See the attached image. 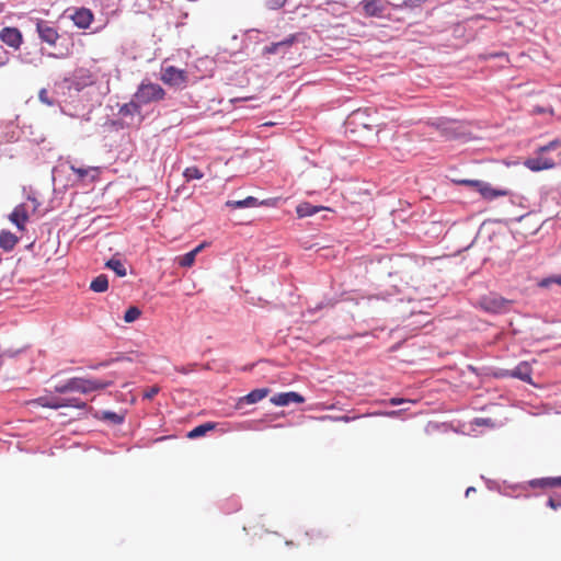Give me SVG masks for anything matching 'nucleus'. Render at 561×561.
I'll return each instance as SVG.
<instances>
[{
  "label": "nucleus",
  "mask_w": 561,
  "mask_h": 561,
  "mask_svg": "<svg viewBox=\"0 0 561 561\" xmlns=\"http://www.w3.org/2000/svg\"><path fill=\"white\" fill-rule=\"evenodd\" d=\"M427 0H404V4L408 5V7H419L421 4H423L424 2H426Z\"/></svg>",
  "instance_id": "38"
},
{
  "label": "nucleus",
  "mask_w": 561,
  "mask_h": 561,
  "mask_svg": "<svg viewBox=\"0 0 561 561\" xmlns=\"http://www.w3.org/2000/svg\"><path fill=\"white\" fill-rule=\"evenodd\" d=\"M531 484H533V486H540V488H560L561 486V477L542 478V479L534 481Z\"/></svg>",
  "instance_id": "25"
},
{
  "label": "nucleus",
  "mask_w": 561,
  "mask_h": 561,
  "mask_svg": "<svg viewBox=\"0 0 561 561\" xmlns=\"http://www.w3.org/2000/svg\"><path fill=\"white\" fill-rule=\"evenodd\" d=\"M561 146V141L553 140L546 146H541L537 150L535 158H527L524 161V165L533 172H540L543 170H550L557 167L561 162V154L558 153L556 157L550 153Z\"/></svg>",
  "instance_id": "1"
},
{
  "label": "nucleus",
  "mask_w": 561,
  "mask_h": 561,
  "mask_svg": "<svg viewBox=\"0 0 561 561\" xmlns=\"http://www.w3.org/2000/svg\"><path fill=\"white\" fill-rule=\"evenodd\" d=\"M159 392L157 386H151L145 391V399L151 400Z\"/></svg>",
  "instance_id": "37"
},
{
  "label": "nucleus",
  "mask_w": 561,
  "mask_h": 561,
  "mask_svg": "<svg viewBox=\"0 0 561 561\" xmlns=\"http://www.w3.org/2000/svg\"><path fill=\"white\" fill-rule=\"evenodd\" d=\"M188 1H197V0H188Z\"/></svg>",
  "instance_id": "49"
},
{
  "label": "nucleus",
  "mask_w": 561,
  "mask_h": 561,
  "mask_svg": "<svg viewBox=\"0 0 561 561\" xmlns=\"http://www.w3.org/2000/svg\"><path fill=\"white\" fill-rule=\"evenodd\" d=\"M511 376L518 378L527 383H533V368L527 362L519 363L515 369L511 370Z\"/></svg>",
  "instance_id": "16"
},
{
  "label": "nucleus",
  "mask_w": 561,
  "mask_h": 561,
  "mask_svg": "<svg viewBox=\"0 0 561 561\" xmlns=\"http://www.w3.org/2000/svg\"><path fill=\"white\" fill-rule=\"evenodd\" d=\"M473 488H467L466 494L472 493Z\"/></svg>",
  "instance_id": "47"
},
{
  "label": "nucleus",
  "mask_w": 561,
  "mask_h": 561,
  "mask_svg": "<svg viewBox=\"0 0 561 561\" xmlns=\"http://www.w3.org/2000/svg\"><path fill=\"white\" fill-rule=\"evenodd\" d=\"M480 196L482 199L485 201H494L500 197H505L511 194L510 190L507 188H495L489 183L484 182L478 190Z\"/></svg>",
  "instance_id": "10"
},
{
  "label": "nucleus",
  "mask_w": 561,
  "mask_h": 561,
  "mask_svg": "<svg viewBox=\"0 0 561 561\" xmlns=\"http://www.w3.org/2000/svg\"><path fill=\"white\" fill-rule=\"evenodd\" d=\"M10 220L16 226L18 229L24 230L25 224L28 220V213L24 204H19L10 215Z\"/></svg>",
  "instance_id": "15"
},
{
  "label": "nucleus",
  "mask_w": 561,
  "mask_h": 561,
  "mask_svg": "<svg viewBox=\"0 0 561 561\" xmlns=\"http://www.w3.org/2000/svg\"><path fill=\"white\" fill-rule=\"evenodd\" d=\"M205 243H199L194 250H191L183 256H179V264L182 267H191L194 265L197 254L204 249Z\"/></svg>",
  "instance_id": "18"
},
{
  "label": "nucleus",
  "mask_w": 561,
  "mask_h": 561,
  "mask_svg": "<svg viewBox=\"0 0 561 561\" xmlns=\"http://www.w3.org/2000/svg\"><path fill=\"white\" fill-rule=\"evenodd\" d=\"M104 416H105L106 419H111L114 423H121V422H122V420H123V419H122V416H119V415H117V414H115V413H110V412H106V413L104 414Z\"/></svg>",
  "instance_id": "39"
},
{
  "label": "nucleus",
  "mask_w": 561,
  "mask_h": 561,
  "mask_svg": "<svg viewBox=\"0 0 561 561\" xmlns=\"http://www.w3.org/2000/svg\"><path fill=\"white\" fill-rule=\"evenodd\" d=\"M386 415H388V416H396V415H399V412L398 411H392V412L386 413Z\"/></svg>",
  "instance_id": "45"
},
{
  "label": "nucleus",
  "mask_w": 561,
  "mask_h": 561,
  "mask_svg": "<svg viewBox=\"0 0 561 561\" xmlns=\"http://www.w3.org/2000/svg\"><path fill=\"white\" fill-rule=\"evenodd\" d=\"M264 202L262 201H259L257 198L255 197H252V196H249L244 199H239V201H227L226 202V206L229 207L230 209H239V208H247V207H257L260 205H263Z\"/></svg>",
  "instance_id": "17"
},
{
  "label": "nucleus",
  "mask_w": 561,
  "mask_h": 561,
  "mask_svg": "<svg viewBox=\"0 0 561 561\" xmlns=\"http://www.w3.org/2000/svg\"><path fill=\"white\" fill-rule=\"evenodd\" d=\"M548 505L552 508V510H557L559 506H561V503L560 502H557L556 500L553 499H549L548 500Z\"/></svg>",
  "instance_id": "41"
},
{
  "label": "nucleus",
  "mask_w": 561,
  "mask_h": 561,
  "mask_svg": "<svg viewBox=\"0 0 561 561\" xmlns=\"http://www.w3.org/2000/svg\"><path fill=\"white\" fill-rule=\"evenodd\" d=\"M307 536H311V538H321L322 537V534L320 530H317V529H312L310 533L307 531L306 533Z\"/></svg>",
  "instance_id": "40"
},
{
  "label": "nucleus",
  "mask_w": 561,
  "mask_h": 561,
  "mask_svg": "<svg viewBox=\"0 0 561 561\" xmlns=\"http://www.w3.org/2000/svg\"><path fill=\"white\" fill-rule=\"evenodd\" d=\"M90 288L95 293L106 291V289L108 288L107 276L105 274L99 275L91 282Z\"/></svg>",
  "instance_id": "24"
},
{
  "label": "nucleus",
  "mask_w": 561,
  "mask_h": 561,
  "mask_svg": "<svg viewBox=\"0 0 561 561\" xmlns=\"http://www.w3.org/2000/svg\"><path fill=\"white\" fill-rule=\"evenodd\" d=\"M34 402L41 407L56 409V410L61 408V404H62L61 399H57V398L49 399L47 397H42L39 399H35Z\"/></svg>",
  "instance_id": "26"
},
{
  "label": "nucleus",
  "mask_w": 561,
  "mask_h": 561,
  "mask_svg": "<svg viewBox=\"0 0 561 561\" xmlns=\"http://www.w3.org/2000/svg\"><path fill=\"white\" fill-rule=\"evenodd\" d=\"M106 268L113 271L117 276L124 277L126 275V267L122 260L112 256L107 262L105 263Z\"/></svg>",
  "instance_id": "20"
},
{
  "label": "nucleus",
  "mask_w": 561,
  "mask_h": 561,
  "mask_svg": "<svg viewBox=\"0 0 561 561\" xmlns=\"http://www.w3.org/2000/svg\"><path fill=\"white\" fill-rule=\"evenodd\" d=\"M0 41L10 47L18 49L23 44V34L19 28L4 27L0 31Z\"/></svg>",
  "instance_id": "6"
},
{
  "label": "nucleus",
  "mask_w": 561,
  "mask_h": 561,
  "mask_svg": "<svg viewBox=\"0 0 561 561\" xmlns=\"http://www.w3.org/2000/svg\"><path fill=\"white\" fill-rule=\"evenodd\" d=\"M70 169H71V171H72L73 173H76V174H77V176H78L79 179H84V178L88 175V173L90 172V169H85V168H77V167H76V165H73V164L70 167Z\"/></svg>",
  "instance_id": "35"
},
{
  "label": "nucleus",
  "mask_w": 561,
  "mask_h": 561,
  "mask_svg": "<svg viewBox=\"0 0 561 561\" xmlns=\"http://www.w3.org/2000/svg\"><path fill=\"white\" fill-rule=\"evenodd\" d=\"M61 408L64 407H72L77 409H84L87 407V403L84 401H81L79 399H61Z\"/></svg>",
  "instance_id": "31"
},
{
  "label": "nucleus",
  "mask_w": 561,
  "mask_h": 561,
  "mask_svg": "<svg viewBox=\"0 0 561 561\" xmlns=\"http://www.w3.org/2000/svg\"><path fill=\"white\" fill-rule=\"evenodd\" d=\"M18 243V238L10 231H2L0 233V248L4 251H10Z\"/></svg>",
  "instance_id": "19"
},
{
  "label": "nucleus",
  "mask_w": 561,
  "mask_h": 561,
  "mask_svg": "<svg viewBox=\"0 0 561 561\" xmlns=\"http://www.w3.org/2000/svg\"><path fill=\"white\" fill-rule=\"evenodd\" d=\"M402 402H404V399H398V398L389 399V404H392V405H398Z\"/></svg>",
  "instance_id": "43"
},
{
  "label": "nucleus",
  "mask_w": 561,
  "mask_h": 561,
  "mask_svg": "<svg viewBox=\"0 0 561 561\" xmlns=\"http://www.w3.org/2000/svg\"><path fill=\"white\" fill-rule=\"evenodd\" d=\"M165 96V91L161 85L151 82H142L134 98L140 105L149 104L151 102H160Z\"/></svg>",
  "instance_id": "3"
},
{
  "label": "nucleus",
  "mask_w": 561,
  "mask_h": 561,
  "mask_svg": "<svg viewBox=\"0 0 561 561\" xmlns=\"http://www.w3.org/2000/svg\"><path fill=\"white\" fill-rule=\"evenodd\" d=\"M348 124L354 127H363L365 129H370L373 126V119L369 115V108H358L350 115Z\"/></svg>",
  "instance_id": "7"
},
{
  "label": "nucleus",
  "mask_w": 561,
  "mask_h": 561,
  "mask_svg": "<svg viewBox=\"0 0 561 561\" xmlns=\"http://www.w3.org/2000/svg\"><path fill=\"white\" fill-rule=\"evenodd\" d=\"M251 100V96H245V95H242V98H236V99H232L230 102H245V101H249Z\"/></svg>",
  "instance_id": "42"
},
{
  "label": "nucleus",
  "mask_w": 561,
  "mask_h": 561,
  "mask_svg": "<svg viewBox=\"0 0 561 561\" xmlns=\"http://www.w3.org/2000/svg\"><path fill=\"white\" fill-rule=\"evenodd\" d=\"M94 82L95 75L87 68H78L73 72V84L78 90L91 87Z\"/></svg>",
  "instance_id": "8"
},
{
  "label": "nucleus",
  "mask_w": 561,
  "mask_h": 561,
  "mask_svg": "<svg viewBox=\"0 0 561 561\" xmlns=\"http://www.w3.org/2000/svg\"><path fill=\"white\" fill-rule=\"evenodd\" d=\"M321 209V207L313 206L308 202L298 204L296 207V214L299 217H306V216H312L316 213H318Z\"/></svg>",
  "instance_id": "22"
},
{
  "label": "nucleus",
  "mask_w": 561,
  "mask_h": 561,
  "mask_svg": "<svg viewBox=\"0 0 561 561\" xmlns=\"http://www.w3.org/2000/svg\"><path fill=\"white\" fill-rule=\"evenodd\" d=\"M37 31L41 39L47 45H55L59 39V34L57 28L48 25L45 21H38Z\"/></svg>",
  "instance_id": "9"
},
{
  "label": "nucleus",
  "mask_w": 561,
  "mask_h": 561,
  "mask_svg": "<svg viewBox=\"0 0 561 561\" xmlns=\"http://www.w3.org/2000/svg\"><path fill=\"white\" fill-rule=\"evenodd\" d=\"M216 427V424L213 422H206L187 433V438L195 439L206 434V432L214 431Z\"/></svg>",
  "instance_id": "21"
},
{
  "label": "nucleus",
  "mask_w": 561,
  "mask_h": 561,
  "mask_svg": "<svg viewBox=\"0 0 561 561\" xmlns=\"http://www.w3.org/2000/svg\"><path fill=\"white\" fill-rule=\"evenodd\" d=\"M38 98H39V101L43 102L46 105H53L54 104V101L48 98V91L45 88L41 89Z\"/></svg>",
  "instance_id": "34"
},
{
  "label": "nucleus",
  "mask_w": 561,
  "mask_h": 561,
  "mask_svg": "<svg viewBox=\"0 0 561 561\" xmlns=\"http://www.w3.org/2000/svg\"><path fill=\"white\" fill-rule=\"evenodd\" d=\"M473 488H467L466 494L472 493Z\"/></svg>",
  "instance_id": "48"
},
{
  "label": "nucleus",
  "mask_w": 561,
  "mask_h": 561,
  "mask_svg": "<svg viewBox=\"0 0 561 561\" xmlns=\"http://www.w3.org/2000/svg\"><path fill=\"white\" fill-rule=\"evenodd\" d=\"M268 393L267 388H257L252 391H250L242 400H244L247 403H256L263 398H265Z\"/></svg>",
  "instance_id": "23"
},
{
  "label": "nucleus",
  "mask_w": 561,
  "mask_h": 561,
  "mask_svg": "<svg viewBox=\"0 0 561 561\" xmlns=\"http://www.w3.org/2000/svg\"><path fill=\"white\" fill-rule=\"evenodd\" d=\"M362 5L366 16H383L386 4L381 0H363Z\"/></svg>",
  "instance_id": "13"
},
{
  "label": "nucleus",
  "mask_w": 561,
  "mask_h": 561,
  "mask_svg": "<svg viewBox=\"0 0 561 561\" xmlns=\"http://www.w3.org/2000/svg\"><path fill=\"white\" fill-rule=\"evenodd\" d=\"M4 11V4L0 2V15L3 13Z\"/></svg>",
  "instance_id": "46"
},
{
  "label": "nucleus",
  "mask_w": 561,
  "mask_h": 561,
  "mask_svg": "<svg viewBox=\"0 0 561 561\" xmlns=\"http://www.w3.org/2000/svg\"><path fill=\"white\" fill-rule=\"evenodd\" d=\"M160 80L169 87H185L187 82V72L173 66L163 68Z\"/></svg>",
  "instance_id": "5"
},
{
  "label": "nucleus",
  "mask_w": 561,
  "mask_h": 561,
  "mask_svg": "<svg viewBox=\"0 0 561 561\" xmlns=\"http://www.w3.org/2000/svg\"><path fill=\"white\" fill-rule=\"evenodd\" d=\"M140 314H141L140 310L137 307L131 306V307L127 308V310L125 311L124 321L126 323H131V322L136 321L140 317Z\"/></svg>",
  "instance_id": "29"
},
{
  "label": "nucleus",
  "mask_w": 561,
  "mask_h": 561,
  "mask_svg": "<svg viewBox=\"0 0 561 561\" xmlns=\"http://www.w3.org/2000/svg\"><path fill=\"white\" fill-rule=\"evenodd\" d=\"M552 284L561 286V275H552V276L543 278L539 282V286L541 288H548V286H550Z\"/></svg>",
  "instance_id": "30"
},
{
  "label": "nucleus",
  "mask_w": 561,
  "mask_h": 561,
  "mask_svg": "<svg viewBox=\"0 0 561 561\" xmlns=\"http://www.w3.org/2000/svg\"><path fill=\"white\" fill-rule=\"evenodd\" d=\"M271 402L274 403L275 405L282 407V405H288L291 402L304 403L305 399L301 394H298L297 392H294V391H289V392H282V393L275 394L271 399Z\"/></svg>",
  "instance_id": "14"
},
{
  "label": "nucleus",
  "mask_w": 561,
  "mask_h": 561,
  "mask_svg": "<svg viewBox=\"0 0 561 561\" xmlns=\"http://www.w3.org/2000/svg\"><path fill=\"white\" fill-rule=\"evenodd\" d=\"M10 61L9 53L0 46V67L8 65Z\"/></svg>",
  "instance_id": "36"
},
{
  "label": "nucleus",
  "mask_w": 561,
  "mask_h": 561,
  "mask_svg": "<svg viewBox=\"0 0 561 561\" xmlns=\"http://www.w3.org/2000/svg\"><path fill=\"white\" fill-rule=\"evenodd\" d=\"M456 184L460 185V186H467V187H473L476 188L477 191L479 190V187L482 185L483 181H479V180H467V179H462V180H456L455 181Z\"/></svg>",
  "instance_id": "32"
},
{
  "label": "nucleus",
  "mask_w": 561,
  "mask_h": 561,
  "mask_svg": "<svg viewBox=\"0 0 561 561\" xmlns=\"http://www.w3.org/2000/svg\"><path fill=\"white\" fill-rule=\"evenodd\" d=\"M297 42V35L291 34L287 38L282 42L274 43L272 45H267L263 48V53L265 55H274L278 53H286L293 44Z\"/></svg>",
  "instance_id": "11"
},
{
  "label": "nucleus",
  "mask_w": 561,
  "mask_h": 561,
  "mask_svg": "<svg viewBox=\"0 0 561 561\" xmlns=\"http://www.w3.org/2000/svg\"><path fill=\"white\" fill-rule=\"evenodd\" d=\"M286 3V0H265V7L271 10H278Z\"/></svg>",
  "instance_id": "33"
},
{
  "label": "nucleus",
  "mask_w": 561,
  "mask_h": 561,
  "mask_svg": "<svg viewBox=\"0 0 561 561\" xmlns=\"http://www.w3.org/2000/svg\"><path fill=\"white\" fill-rule=\"evenodd\" d=\"M478 304L481 309L489 313H504L508 311L512 301L496 294H490L481 297Z\"/></svg>",
  "instance_id": "4"
},
{
  "label": "nucleus",
  "mask_w": 561,
  "mask_h": 561,
  "mask_svg": "<svg viewBox=\"0 0 561 561\" xmlns=\"http://www.w3.org/2000/svg\"><path fill=\"white\" fill-rule=\"evenodd\" d=\"M183 175L188 182L191 180H201L204 174L197 167H188L183 171Z\"/></svg>",
  "instance_id": "28"
},
{
  "label": "nucleus",
  "mask_w": 561,
  "mask_h": 561,
  "mask_svg": "<svg viewBox=\"0 0 561 561\" xmlns=\"http://www.w3.org/2000/svg\"><path fill=\"white\" fill-rule=\"evenodd\" d=\"M112 383V380L102 381L99 379L73 377L71 379H68L65 383L55 387V390L58 393H66L70 391L90 393L95 390H102L106 387H111Z\"/></svg>",
  "instance_id": "2"
},
{
  "label": "nucleus",
  "mask_w": 561,
  "mask_h": 561,
  "mask_svg": "<svg viewBox=\"0 0 561 561\" xmlns=\"http://www.w3.org/2000/svg\"><path fill=\"white\" fill-rule=\"evenodd\" d=\"M353 417L348 416V415H341L337 417V420L342 421V422H350Z\"/></svg>",
  "instance_id": "44"
},
{
  "label": "nucleus",
  "mask_w": 561,
  "mask_h": 561,
  "mask_svg": "<svg viewBox=\"0 0 561 561\" xmlns=\"http://www.w3.org/2000/svg\"><path fill=\"white\" fill-rule=\"evenodd\" d=\"M140 103L134 99V101L124 104L121 107V114L123 115H135L140 113Z\"/></svg>",
  "instance_id": "27"
},
{
  "label": "nucleus",
  "mask_w": 561,
  "mask_h": 561,
  "mask_svg": "<svg viewBox=\"0 0 561 561\" xmlns=\"http://www.w3.org/2000/svg\"><path fill=\"white\" fill-rule=\"evenodd\" d=\"M71 19L77 27L87 30L93 21V14L89 9L80 8L76 10Z\"/></svg>",
  "instance_id": "12"
}]
</instances>
